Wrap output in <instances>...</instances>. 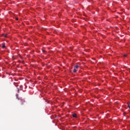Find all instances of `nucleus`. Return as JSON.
I'll use <instances>...</instances> for the list:
<instances>
[{
  "label": "nucleus",
  "mask_w": 130,
  "mask_h": 130,
  "mask_svg": "<svg viewBox=\"0 0 130 130\" xmlns=\"http://www.w3.org/2000/svg\"><path fill=\"white\" fill-rule=\"evenodd\" d=\"M73 117H77V114H73Z\"/></svg>",
  "instance_id": "obj_3"
},
{
  "label": "nucleus",
  "mask_w": 130,
  "mask_h": 130,
  "mask_svg": "<svg viewBox=\"0 0 130 130\" xmlns=\"http://www.w3.org/2000/svg\"><path fill=\"white\" fill-rule=\"evenodd\" d=\"M18 91H19V89L18 90Z\"/></svg>",
  "instance_id": "obj_12"
},
{
  "label": "nucleus",
  "mask_w": 130,
  "mask_h": 130,
  "mask_svg": "<svg viewBox=\"0 0 130 130\" xmlns=\"http://www.w3.org/2000/svg\"><path fill=\"white\" fill-rule=\"evenodd\" d=\"M124 56L125 57H126V54H124Z\"/></svg>",
  "instance_id": "obj_10"
},
{
  "label": "nucleus",
  "mask_w": 130,
  "mask_h": 130,
  "mask_svg": "<svg viewBox=\"0 0 130 130\" xmlns=\"http://www.w3.org/2000/svg\"><path fill=\"white\" fill-rule=\"evenodd\" d=\"M3 36H4V37H7L8 34H3Z\"/></svg>",
  "instance_id": "obj_4"
},
{
  "label": "nucleus",
  "mask_w": 130,
  "mask_h": 130,
  "mask_svg": "<svg viewBox=\"0 0 130 130\" xmlns=\"http://www.w3.org/2000/svg\"><path fill=\"white\" fill-rule=\"evenodd\" d=\"M1 46L2 48H6V44L5 43L2 44Z\"/></svg>",
  "instance_id": "obj_1"
},
{
  "label": "nucleus",
  "mask_w": 130,
  "mask_h": 130,
  "mask_svg": "<svg viewBox=\"0 0 130 130\" xmlns=\"http://www.w3.org/2000/svg\"><path fill=\"white\" fill-rule=\"evenodd\" d=\"M42 52H45V50H44L43 49H42Z\"/></svg>",
  "instance_id": "obj_6"
},
{
  "label": "nucleus",
  "mask_w": 130,
  "mask_h": 130,
  "mask_svg": "<svg viewBox=\"0 0 130 130\" xmlns=\"http://www.w3.org/2000/svg\"><path fill=\"white\" fill-rule=\"evenodd\" d=\"M18 100H19V98H17Z\"/></svg>",
  "instance_id": "obj_11"
},
{
  "label": "nucleus",
  "mask_w": 130,
  "mask_h": 130,
  "mask_svg": "<svg viewBox=\"0 0 130 130\" xmlns=\"http://www.w3.org/2000/svg\"><path fill=\"white\" fill-rule=\"evenodd\" d=\"M73 72L74 73H77V70L76 69V68L74 69Z\"/></svg>",
  "instance_id": "obj_5"
},
{
  "label": "nucleus",
  "mask_w": 130,
  "mask_h": 130,
  "mask_svg": "<svg viewBox=\"0 0 130 130\" xmlns=\"http://www.w3.org/2000/svg\"><path fill=\"white\" fill-rule=\"evenodd\" d=\"M79 67L78 65H76L74 67V69H79Z\"/></svg>",
  "instance_id": "obj_2"
},
{
  "label": "nucleus",
  "mask_w": 130,
  "mask_h": 130,
  "mask_svg": "<svg viewBox=\"0 0 130 130\" xmlns=\"http://www.w3.org/2000/svg\"><path fill=\"white\" fill-rule=\"evenodd\" d=\"M21 101H22V102H25V100H21Z\"/></svg>",
  "instance_id": "obj_8"
},
{
  "label": "nucleus",
  "mask_w": 130,
  "mask_h": 130,
  "mask_svg": "<svg viewBox=\"0 0 130 130\" xmlns=\"http://www.w3.org/2000/svg\"><path fill=\"white\" fill-rule=\"evenodd\" d=\"M16 21H18V20H19V18H16Z\"/></svg>",
  "instance_id": "obj_9"
},
{
  "label": "nucleus",
  "mask_w": 130,
  "mask_h": 130,
  "mask_svg": "<svg viewBox=\"0 0 130 130\" xmlns=\"http://www.w3.org/2000/svg\"><path fill=\"white\" fill-rule=\"evenodd\" d=\"M128 107H129V108H130V104H128Z\"/></svg>",
  "instance_id": "obj_7"
}]
</instances>
